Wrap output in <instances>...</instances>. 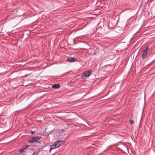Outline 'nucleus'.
Masks as SVG:
<instances>
[{"mask_svg": "<svg viewBox=\"0 0 155 155\" xmlns=\"http://www.w3.org/2000/svg\"><path fill=\"white\" fill-rule=\"evenodd\" d=\"M66 60L70 62H74L75 61V58L73 57L68 58Z\"/></svg>", "mask_w": 155, "mask_h": 155, "instance_id": "obj_5", "label": "nucleus"}, {"mask_svg": "<svg viewBox=\"0 0 155 155\" xmlns=\"http://www.w3.org/2000/svg\"><path fill=\"white\" fill-rule=\"evenodd\" d=\"M60 84H53L52 86V87L53 88H58L60 87Z\"/></svg>", "mask_w": 155, "mask_h": 155, "instance_id": "obj_6", "label": "nucleus"}, {"mask_svg": "<svg viewBox=\"0 0 155 155\" xmlns=\"http://www.w3.org/2000/svg\"><path fill=\"white\" fill-rule=\"evenodd\" d=\"M26 148L25 147V148H23V149H21L20 150V152H23V150H24V149H26Z\"/></svg>", "mask_w": 155, "mask_h": 155, "instance_id": "obj_8", "label": "nucleus"}, {"mask_svg": "<svg viewBox=\"0 0 155 155\" xmlns=\"http://www.w3.org/2000/svg\"><path fill=\"white\" fill-rule=\"evenodd\" d=\"M130 123L131 124H134V121L133 120H130Z\"/></svg>", "mask_w": 155, "mask_h": 155, "instance_id": "obj_7", "label": "nucleus"}, {"mask_svg": "<svg viewBox=\"0 0 155 155\" xmlns=\"http://www.w3.org/2000/svg\"><path fill=\"white\" fill-rule=\"evenodd\" d=\"M41 139V137L37 136L31 137L30 139L28 141L29 143H33L34 142L40 143Z\"/></svg>", "mask_w": 155, "mask_h": 155, "instance_id": "obj_1", "label": "nucleus"}, {"mask_svg": "<svg viewBox=\"0 0 155 155\" xmlns=\"http://www.w3.org/2000/svg\"><path fill=\"white\" fill-rule=\"evenodd\" d=\"M148 49V47H147V48L143 51V54L142 55V57L143 58H144L146 57L147 54Z\"/></svg>", "mask_w": 155, "mask_h": 155, "instance_id": "obj_4", "label": "nucleus"}, {"mask_svg": "<svg viewBox=\"0 0 155 155\" xmlns=\"http://www.w3.org/2000/svg\"><path fill=\"white\" fill-rule=\"evenodd\" d=\"M91 73L92 72L91 70L87 71L83 74L82 77H86L89 76L91 75Z\"/></svg>", "mask_w": 155, "mask_h": 155, "instance_id": "obj_3", "label": "nucleus"}, {"mask_svg": "<svg viewBox=\"0 0 155 155\" xmlns=\"http://www.w3.org/2000/svg\"><path fill=\"white\" fill-rule=\"evenodd\" d=\"M62 144V142L60 141H57L52 145H51V147L50 150V152L53 149L58 148L60 147Z\"/></svg>", "mask_w": 155, "mask_h": 155, "instance_id": "obj_2", "label": "nucleus"}, {"mask_svg": "<svg viewBox=\"0 0 155 155\" xmlns=\"http://www.w3.org/2000/svg\"><path fill=\"white\" fill-rule=\"evenodd\" d=\"M33 132H32V134H33Z\"/></svg>", "mask_w": 155, "mask_h": 155, "instance_id": "obj_9", "label": "nucleus"}]
</instances>
